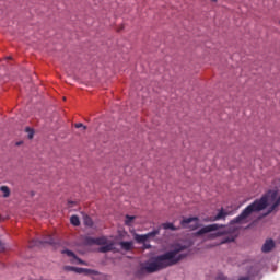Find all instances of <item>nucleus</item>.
<instances>
[{
	"mask_svg": "<svg viewBox=\"0 0 280 280\" xmlns=\"http://www.w3.org/2000/svg\"><path fill=\"white\" fill-rule=\"evenodd\" d=\"M119 246L122 248V250H132L133 243L132 242L121 241L119 243Z\"/></svg>",
	"mask_w": 280,
	"mask_h": 280,
	"instance_id": "1a4fd4ad",
	"label": "nucleus"
},
{
	"mask_svg": "<svg viewBox=\"0 0 280 280\" xmlns=\"http://www.w3.org/2000/svg\"><path fill=\"white\" fill-rule=\"evenodd\" d=\"M62 254L67 255L68 257H73L74 259H78V256L72 250L65 249V250H62Z\"/></svg>",
	"mask_w": 280,
	"mask_h": 280,
	"instance_id": "dca6fc26",
	"label": "nucleus"
},
{
	"mask_svg": "<svg viewBox=\"0 0 280 280\" xmlns=\"http://www.w3.org/2000/svg\"><path fill=\"white\" fill-rule=\"evenodd\" d=\"M8 59H9V60H11V59H12V57H8Z\"/></svg>",
	"mask_w": 280,
	"mask_h": 280,
	"instance_id": "a878e982",
	"label": "nucleus"
},
{
	"mask_svg": "<svg viewBox=\"0 0 280 280\" xmlns=\"http://www.w3.org/2000/svg\"><path fill=\"white\" fill-rule=\"evenodd\" d=\"M74 128H83V130H86V126H84L82 122H77Z\"/></svg>",
	"mask_w": 280,
	"mask_h": 280,
	"instance_id": "412c9836",
	"label": "nucleus"
},
{
	"mask_svg": "<svg viewBox=\"0 0 280 280\" xmlns=\"http://www.w3.org/2000/svg\"><path fill=\"white\" fill-rule=\"evenodd\" d=\"M229 242H233V240H231L230 237H226L223 241H221V244H226Z\"/></svg>",
	"mask_w": 280,
	"mask_h": 280,
	"instance_id": "4be33fe9",
	"label": "nucleus"
},
{
	"mask_svg": "<svg viewBox=\"0 0 280 280\" xmlns=\"http://www.w3.org/2000/svg\"><path fill=\"white\" fill-rule=\"evenodd\" d=\"M83 222H84V224H85V226H93V219H91V217H89V215H85L84 218H83Z\"/></svg>",
	"mask_w": 280,
	"mask_h": 280,
	"instance_id": "2eb2a0df",
	"label": "nucleus"
},
{
	"mask_svg": "<svg viewBox=\"0 0 280 280\" xmlns=\"http://www.w3.org/2000/svg\"><path fill=\"white\" fill-rule=\"evenodd\" d=\"M186 249L187 246L185 245H175L171 250L154 257L151 261L142 264L135 272V277L141 279V277H144L147 273L152 275L164 270V268H170V266H176L178 261H183V259L187 257V253H183V250Z\"/></svg>",
	"mask_w": 280,
	"mask_h": 280,
	"instance_id": "f257e3e1",
	"label": "nucleus"
},
{
	"mask_svg": "<svg viewBox=\"0 0 280 280\" xmlns=\"http://www.w3.org/2000/svg\"><path fill=\"white\" fill-rule=\"evenodd\" d=\"M213 3H218V0H211Z\"/></svg>",
	"mask_w": 280,
	"mask_h": 280,
	"instance_id": "b1692460",
	"label": "nucleus"
},
{
	"mask_svg": "<svg viewBox=\"0 0 280 280\" xmlns=\"http://www.w3.org/2000/svg\"><path fill=\"white\" fill-rule=\"evenodd\" d=\"M162 229H164L165 231H178V228H175L173 223H163Z\"/></svg>",
	"mask_w": 280,
	"mask_h": 280,
	"instance_id": "9b49d317",
	"label": "nucleus"
},
{
	"mask_svg": "<svg viewBox=\"0 0 280 280\" xmlns=\"http://www.w3.org/2000/svg\"><path fill=\"white\" fill-rule=\"evenodd\" d=\"M83 244L85 246H102L98 248L100 253H110L115 250V242L108 241L106 236H101V237H91L86 236L83 241Z\"/></svg>",
	"mask_w": 280,
	"mask_h": 280,
	"instance_id": "f03ea898",
	"label": "nucleus"
},
{
	"mask_svg": "<svg viewBox=\"0 0 280 280\" xmlns=\"http://www.w3.org/2000/svg\"><path fill=\"white\" fill-rule=\"evenodd\" d=\"M70 222L73 226H80V218L78 215H72Z\"/></svg>",
	"mask_w": 280,
	"mask_h": 280,
	"instance_id": "ddd939ff",
	"label": "nucleus"
},
{
	"mask_svg": "<svg viewBox=\"0 0 280 280\" xmlns=\"http://www.w3.org/2000/svg\"><path fill=\"white\" fill-rule=\"evenodd\" d=\"M229 212L224 211V209L219 210L218 214L214 217H209L203 219V222H218L219 220H226Z\"/></svg>",
	"mask_w": 280,
	"mask_h": 280,
	"instance_id": "423d86ee",
	"label": "nucleus"
},
{
	"mask_svg": "<svg viewBox=\"0 0 280 280\" xmlns=\"http://www.w3.org/2000/svg\"><path fill=\"white\" fill-rule=\"evenodd\" d=\"M135 215H126V220H125V224L127 225V226H132V222H135Z\"/></svg>",
	"mask_w": 280,
	"mask_h": 280,
	"instance_id": "f8f14e48",
	"label": "nucleus"
},
{
	"mask_svg": "<svg viewBox=\"0 0 280 280\" xmlns=\"http://www.w3.org/2000/svg\"><path fill=\"white\" fill-rule=\"evenodd\" d=\"M200 219L198 217L184 218L180 221V225L183 229H190V231H196V229L200 228Z\"/></svg>",
	"mask_w": 280,
	"mask_h": 280,
	"instance_id": "7ed1b4c3",
	"label": "nucleus"
},
{
	"mask_svg": "<svg viewBox=\"0 0 280 280\" xmlns=\"http://www.w3.org/2000/svg\"><path fill=\"white\" fill-rule=\"evenodd\" d=\"M145 248H150V245H145Z\"/></svg>",
	"mask_w": 280,
	"mask_h": 280,
	"instance_id": "393cba45",
	"label": "nucleus"
},
{
	"mask_svg": "<svg viewBox=\"0 0 280 280\" xmlns=\"http://www.w3.org/2000/svg\"><path fill=\"white\" fill-rule=\"evenodd\" d=\"M5 250V245H3V243H1L0 241V253H3Z\"/></svg>",
	"mask_w": 280,
	"mask_h": 280,
	"instance_id": "5701e85b",
	"label": "nucleus"
},
{
	"mask_svg": "<svg viewBox=\"0 0 280 280\" xmlns=\"http://www.w3.org/2000/svg\"><path fill=\"white\" fill-rule=\"evenodd\" d=\"M275 248V241L269 240L266 241L265 244L262 245V253H270V250H272Z\"/></svg>",
	"mask_w": 280,
	"mask_h": 280,
	"instance_id": "6e6552de",
	"label": "nucleus"
},
{
	"mask_svg": "<svg viewBox=\"0 0 280 280\" xmlns=\"http://www.w3.org/2000/svg\"><path fill=\"white\" fill-rule=\"evenodd\" d=\"M71 270H73V272H78V275H82L84 273V268H80V267H71Z\"/></svg>",
	"mask_w": 280,
	"mask_h": 280,
	"instance_id": "a211bd4d",
	"label": "nucleus"
},
{
	"mask_svg": "<svg viewBox=\"0 0 280 280\" xmlns=\"http://www.w3.org/2000/svg\"><path fill=\"white\" fill-rule=\"evenodd\" d=\"M0 191L3 192L2 197H4V198H10V194H11L10 187H8V186H1V187H0Z\"/></svg>",
	"mask_w": 280,
	"mask_h": 280,
	"instance_id": "9d476101",
	"label": "nucleus"
},
{
	"mask_svg": "<svg viewBox=\"0 0 280 280\" xmlns=\"http://www.w3.org/2000/svg\"><path fill=\"white\" fill-rule=\"evenodd\" d=\"M34 246H40V244H50V246H54L56 244V241H54V236L48 235L44 241L35 240L33 241Z\"/></svg>",
	"mask_w": 280,
	"mask_h": 280,
	"instance_id": "0eeeda50",
	"label": "nucleus"
},
{
	"mask_svg": "<svg viewBox=\"0 0 280 280\" xmlns=\"http://www.w3.org/2000/svg\"><path fill=\"white\" fill-rule=\"evenodd\" d=\"M74 259H75L77 264H79V265H81V266H86V262H85L84 260L78 258V256H77V258H74Z\"/></svg>",
	"mask_w": 280,
	"mask_h": 280,
	"instance_id": "aec40b11",
	"label": "nucleus"
},
{
	"mask_svg": "<svg viewBox=\"0 0 280 280\" xmlns=\"http://www.w3.org/2000/svg\"><path fill=\"white\" fill-rule=\"evenodd\" d=\"M26 132H28V139H34V130H32L30 127H26Z\"/></svg>",
	"mask_w": 280,
	"mask_h": 280,
	"instance_id": "6ab92c4d",
	"label": "nucleus"
},
{
	"mask_svg": "<svg viewBox=\"0 0 280 280\" xmlns=\"http://www.w3.org/2000/svg\"><path fill=\"white\" fill-rule=\"evenodd\" d=\"M222 235H224V232L210 233L208 240H215V237H222Z\"/></svg>",
	"mask_w": 280,
	"mask_h": 280,
	"instance_id": "4468645a",
	"label": "nucleus"
},
{
	"mask_svg": "<svg viewBox=\"0 0 280 280\" xmlns=\"http://www.w3.org/2000/svg\"><path fill=\"white\" fill-rule=\"evenodd\" d=\"M159 233H161V229L158 230H153L152 232H149L147 234H135V241L137 242V244H145V242H148V240L152 238V237H156V235H159Z\"/></svg>",
	"mask_w": 280,
	"mask_h": 280,
	"instance_id": "20e7f679",
	"label": "nucleus"
},
{
	"mask_svg": "<svg viewBox=\"0 0 280 280\" xmlns=\"http://www.w3.org/2000/svg\"><path fill=\"white\" fill-rule=\"evenodd\" d=\"M224 225H220L218 223L209 224L203 228H201L199 231L195 233L197 237H202V235H207V233H213V231H219Z\"/></svg>",
	"mask_w": 280,
	"mask_h": 280,
	"instance_id": "39448f33",
	"label": "nucleus"
},
{
	"mask_svg": "<svg viewBox=\"0 0 280 280\" xmlns=\"http://www.w3.org/2000/svg\"><path fill=\"white\" fill-rule=\"evenodd\" d=\"M84 275H100V271L84 268Z\"/></svg>",
	"mask_w": 280,
	"mask_h": 280,
	"instance_id": "f3484780",
	"label": "nucleus"
}]
</instances>
